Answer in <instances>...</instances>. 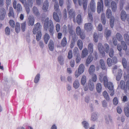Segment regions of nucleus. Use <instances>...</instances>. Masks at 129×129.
<instances>
[{
  "label": "nucleus",
  "instance_id": "6e6552de",
  "mask_svg": "<svg viewBox=\"0 0 129 129\" xmlns=\"http://www.w3.org/2000/svg\"><path fill=\"white\" fill-rule=\"evenodd\" d=\"M35 27L33 29V32L34 34H36L39 30H41L42 26L40 23H38L35 25Z\"/></svg>",
  "mask_w": 129,
  "mask_h": 129
},
{
  "label": "nucleus",
  "instance_id": "0e129e2a",
  "mask_svg": "<svg viewBox=\"0 0 129 129\" xmlns=\"http://www.w3.org/2000/svg\"><path fill=\"white\" fill-rule=\"evenodd\" d=\"M124 0H120V10H122L123 7V6L124 5Z\"/></svg>",
  "mask_w": 129,
  "mask_h": 129
},
{
  "label": "nucleus",
  "instance_id": "4c0bfd02",
  "mask_svg": "<svg viewBox=\"0 0 129 129\" xmlns=\"http://www.w3.org/2000/svg\"><path fill=\"white\" fill-rule=\"evenodd\" d=\"M14 15V13L13 9L12 7H10L9 9V12L8 14V16L9 17L13 16Z\"/></svg>",
  "mask_w": 129,
  "mask_h": 129
},
{
  "label": "nucleus",
  "instance_id": "423d86ee",
  "mask_svg": "<svg viewBox=\"0 0 129 129\" xmlns=\"http://www.w3.org/2000/svg\"><path fill=\"white\" fill-rule=\"evenodd\" d=\"M121 43L122 46L120 44H118L117 45V48L118 50L119 51H121L122 50V48L124 50H126L127 49V47L124 41H122Z\"/></svg>",
  "mask_w": 129,
  "mask_h": 129
},
{
  "label": "nucleus",
  "instance_id": "bb28decb",
  "mask_svg": "<svg viewBox=\"0 0 129 129\" xmlns=\"http://www.w3.org/2000/svg\"><path fill=\"white\" fill-rule=\"evenodd\" d=\"M57 13L54 12L53 14V17L54 19L56 22H59L60 21L59 17Z\"/></svg>",
  "mask_w": 129,
  "mask_h": 129
},
{
  "label": "nucleus",
  "instance_id": "8fccbe9b",
  "mask_svg": "<svg viewBox=\"0 0 129 129\" xmlns=\"http://www.w3.org/2000/svg\"><path fill=\"white\" fill-rule=\"evenodd\" d=\"M103 94L104 98L107 101H108L109 100V96L107 93L106 91H105L103 92Z\"/></svg>",
  "mask_w": 129,
  "mask_h": 129
},
{
  "label": "nucleus",
  "instance_id": "9d476101",
  "mask_svg": "<svg viewBox=\"0 0 129 129\" xmlns=\"http://www.w3.org/2000/svg\"><path fill=\"white\" fill-rule=\"evenodd\" d=\"M53 2H55L54 4V9L56 12L58 14H60V12L59 9V5L57 0H55L54 1H52Z\"/></svg>",
  "mask_w": 129,
  "mask_h": 129
},
{
  "label": "nucleus",
  "instance_id": "79ce46f5",
  "mask_svg": "<svg viewBox=\"0 0 129 129\" xmlns=\"http://www.w3.org/2000/svg\"><path fill=\"white\" fill-rule=\"evenodd\" d=\"M86 80V77L85 76L83 75L81 78V84L84 85H85Z\"/></svg>",
  "mask_w": 129,
  "mask_h": 129
},
{
  "label": "nucleus",
  "instance_id": "72a5a7b5",
  "mask_svg": "<svg viewBox=\"0 0 129 129\" xmlns=\"http://www.w3.org/2000/svg\"><path fill=\"white\" fill-rule=\"evenodd\" d=\"M76 21L77 23L79 24H80L82 21L81 16L80 14H79L77 16Z\"/></svg>",
  "mask_w": 129,
  "mask_h": 129
},
{
  "label": "nucleus",
  "instance_id": "4468645a",
  "mask_svg": "<svg viewBox=\"0 0 129 129\" xmlns=\"http://www.w3.org/2000/svg\"><path fill=\"white\" fill-rule=\"evenodd\" d=\"M127 105L124 108L125 114L127 117H129V103H127Z\"/></svg>",
  "mask_w": 129,
  "mask_h": 129
},
{
  "label": "nucleus",
  "instance_id": "6ab92c4d",
  "mask_svg": "<svg viewBox=\"0 0 129 129\" xmlns=\"http://www.w3.org/2000/svg\"><path fill=\"white\" fill-rule=\"evenodd\" d=\"M121 89L124 90H126V88L125 82L123 80L121 81L119 85Z\"/></svg>",
  "mask_w": 129,
  "mask_h": 129
},
{
  "label": "nucleus",
  "instance_id": "052dcab7",
  "mask_svg": "<svg viewBox=\"0 0 129 129\" xmlns=\"http://www.w3.org/2000/svg\"><path fill=\"white\" fill-rule=\"evenodd\" d=\"M79 51L77 47H75L73 50V53L75 55H77Z\"/></svg>",
  "mask_w": 129,
  "mask_h": 129
},
{
  "label": "nucleus",
  "instance_id": "2f4dec72",
  "mask_svg": "<svg viewBox=\"0 0 129 129\" xmlns=\"http://www.w3.org/2000/svg\"><path fill=\"white\" fill-rule=\"evenodd\" d=\"M79 81L77 80H76L73 84V87L76 89L78 88L79 87Z\"/></svg>",
  "mask_w": 129,
  "mask_h": 129
},
{
  "label": "nucleus",
  "instance_id": "9b49d317",
  "mask_svg": "<svg viewBox=\"0 0 129 129\" xmlns=\"http://www.w3.org/2000/svg\"><path fill=\"white\" fill-rule=\"evenodd\" d=\"M98 48L100 53L103 56L105 55L104 52V47L101 43H99L98 45Z\"/></svg>",
  "mask_w": 129,
  "mask_h": 129
},
{
  "label": "nucleus",
  "instance_id": "a878e982",
  "mask_svg": "<svg viewBox=\"0 0 129 129\" xmlns=\"http://www.w3.org/2000/svg\"><path fill=\"white\" fill-rule=\"evenodd\" d=\"M48 47L50 50L51 51H53L54 49V45L53 41L50 40V41Z\"/></svg>",
  "mask_w": 129,
  "mask_h": 129
},
{
  "label": "nucleus",
  "instance_id": "4d7b16f0",
  "mask_svg": "<svg viewBox=\"0 0 129 129\" xmlns=\"http://www.w3.org/2000/svg\"><path fill=\"white\" fill-rule=\"evenodd\" d=\"M68 29L69 30V32L70 35H73L74 33L73 30L72 29V27L70 25H68Z\"/></svg>",
  "mask_w": 129,
  "mask_h": 129
},
{
  "label": "nucleus",
  "instance_id": "338daca9",
  "mask_svg": "<svg viewBox=\"0 0 129 129\" xmlns=\"http://www.w3.org/2000/svg\"><path fill=\"white\" fill-rule=\"evenodd\" d=\"M104 48H106V49L105 50H104L105 51V52L107 53H108V50L109 48V45L107 44H105L104 45Z\"/></svg>",
  "mask_w": 129,
  "mask_h": 129
},
{
  "label": "nucleus",
  "instance_id": "a19ab883",
  "mask_svg": "<svg viewBox=\"0 0 129 129\" xmlns=\"http://www.w3.org/2000/svg\"><path fill=\"white\" fill-rule=\"evenodd\" d=\"M101 19L103 24L105 25V24L106 21L105 14L104 13H103L102 14Z\"/></svg>",
  "mask_w": 129,
  "mask_h": 129
},
{
  "label": "nucleus",
  "instance_id": "e433bc0d",
  "mask_svg": "<svg viewBox=\"0 0 129 129\" xmlns=\"http://www.w3.org/2000/svg\"><path fill=\"white\" fill-rule=\"evenodd\" d=\"M17 12L19 13L22 11V8L20 4H18L16 6V9Z\"/></svg>",
  "mask_w": 129,
  "mask_h": 129
},
{
  "label": "nucleus",
  "instance_id": "2eb2a0df",
  "mask_svg": "<svg viewBox=\"0 0 129 129\" xmlns=\"http://www.w3.org/2000/svg\"><path fill=\"white\" fill-rule=\"evenodd\" d=\"M81 124L83 127L85 129H88L89 128L90 124L88 121L84 120L82 122Z\"/></svg>",
  "mask_w": 129,
  "mask_h": 129
},
{
  "label": "nucleus",
  "instance_id": "c03bdc74",
  "mask_svg": "<svg viewBox=\"0 0 129 129\" xmlns=\"http://www.w3.org/2000/svg\"><path fill=\"white\" fill-rule=\"evenodd\" d=\"M116 37L118 41H121L122 40V37L120 33H117L116 35Z\"/></svg>",
  "mask_w": 129,
  "mask_h": 129
},
{
  "label": "nucleus",
  "instance_id": "393cba45",
  "mask_svg": "<svg viewBox=\"0 0 129 129\" xmlns=\"http://www.w3.org/2000/svg\"><path fill=\"white\" fill-rule=\"evenodd\" d=\"M67 41L66 38L64 37L62 39L61 42V46L64 47L66 46L67 44Z\"/></svg>",
  "mask_w": 129,
  "mask_h": 129
},
{
  "label": "nucleus",
  "instance_id": "a211bd4d",
  "mask_svg": "<svg viewBox=\"0 0 129 129\" xmlns=\"http://www.w3.org/2000/svg\"><path fill=\"white\" fill-rule=\"evenodd\" d=\"M88 85L89 90L90 91H92L94 87V85L93 82L91 80H89Z\"/></svg>",
  "mask_w": 129,
  "mask_h": 129
},
{
  "label": "nucleus",
  "instance_id": "aec40b11",
  "mask_svg": "<svg viewBox=\"0 0 129 129\" xmlns=\"http://www.w3.org/2000/svg\"><path fill=\"white\" fill-rule=\"evenodd\" d=\"M111 7L113 12H115L116 10V4L114 1H112L111 3Z\"/></svg>",
  "mask_w": 129,
  "mask_h": 129
},
{
  "label": "nucleus",
  "instance_id": "b1692460",
  "mask_svg": "<svg viewBox=\"0 0 129 129\" xmlns=\"http://www.w3.org/2000/svg\"><path fill=\"white\" fill-rule=\"evenodd\" d=\"M105 122L107 124H108L109 122H111L112 121V118L109 115L106 116H105Z\"/></svg>",
  "mask_w": 129,
  "mask_h": 129
},
{
  "label": "nucleus",
  "instance_id": "1a4fd4ad",
  "mask_svg": "<svg viewBox=\"0 0 129 129\" xmlns=\"http://www.w3.org/2000/svg\"><path fill=\"white\" fill-rule=\"evenodd\" d=\"M98 118V113L96 112H93L91 115L90 120L92 121H96Z\"/></svg>",
  "mask_w": 129,
  "mask_h": 129
},
{
  "label": "nucleus",
  "instance_id": "0eeeda50",
  "mask_svg": "<svg viewBox=\"0 0 129 129\" xmlns=\"http://www.w3.org/2000/svg\"><path fill=\"white\" fill-rule=\"evenodd\" d=\"M103 4L102 0H100V2H98L97 3V11L98 13H100L103 10Z\"/></svg>",
  "mask_w": 129,
  "mask_h": 129
},
{
  "label": "nucleus",
  "instance_id": "37998d69",
  "mask_svg": "<svg viewBox=\"0 0 129 129\" xmlns=\"http://www.w3.org/2000/svg\"><path fill=\"white\" fill-rule=\"evenodd\" d=\"M124 38L127 44L129 45V36L127 34H125L124 35Z\"/></svg>",
  "mask_w": 129,
  "mask_h": 129
},
{
  "label": "nucleus",
  "instance_id": "49530a36",
  "mask_svg": "<svg viewBox=\"0 0 129 129\" xmlns=\"http://www.w3.org/2000/svg\"><path fill=\"white\" fill-rule=\"evenodd\" d=\"M93 59V57L91 55H89L86 60V63L87 64H89L92 61Z\"/></svg>",
  "mask_w": 129,
  "mask_h": 129
},
{
  "label": "nucleus",
  "instance_id": "58836bf2",
  "mask_svg": "<svg viewBox=\"0 0 129 129\" xmlns=\"http://www.w3.org/2000/svg\"><path fill=\"white\" fill-rule=\"evenodd\" d=\"M96 89L98 92L100 93L101 90L102 85L100 83H98L96 85Z\"/></svg>",
  "mask_w": 129,
  "mask_h": 129
},
{
  "label": "nucleus",
  "instance_id": "ea45409f",
  "mask_svg": "<svg viewBox=\"0 0 129 129\" xmlns=\"http://www.w3.org/2000/svg\"><path fill=\"white\" fill-rule=\"evenodd\" d=\"M40 77V75L39 74H38L36 75L34 80V82L35 83H37L39 82Z\"/></svg>",
  "mask_w": 129,
  "mask_h": 129
},
{
  "label": "nucleus",
  "instance_id": "5fc2aeb1",
  "mask_svg": "<svg viewBox=\"0 0 129 129\" xmlns=\"http://www.w3.org/2000/svg\"><path fill=\"white\" fill-rule=\"evenodd\" d=\"M103 82H104V84L105 86H106L107 84L108 83V80L106 76H104L103 78Z\"/></svg>",
  "mask_w": 129,
  "mask_h": 129
},
{
  "label": "nucleus",
  "instance_id": "7c9ffc66",
  "mask_svg": "<svg viewBox=\"0 0 129 129\" xmlns=\"http://www.w3.org/2000/svg\"><path fill=\"white\" fill-rule=\"evenodd\" d=\"M93 44L91 43H90L88 45V50L89 53L90 54L93 52Z\"/></svg>",
  "mask_w": 129,
  "mask_h": 129
},
{
  "label": "nucleus",
  "instance_id": "69168bd1",
  "mask_svg": "<svg viewBox=\"0 0 129 129\" xmlns=\"http://www.w3.org/2000/svg\"><path fill=\"white\" fill-rule=\"evenodd\" d=\"M93 37L94 38V40L95 42H96L98 41V36L97 34L96 33H94Z\"/></svg>",
  "mask_w": 129,
  "mask_h": 129
},
{
  "label": "nucleus",
  "instance_id": "f03ea898",
  "mask_svg": "<svg viewBox=\"0 0 129 129\" xmlns=\"http://www.w3.org/2000/svg\"><path fill=\"white\" fill-rule=\"evenodd\" d=\"M106 15L107 17L108 18H111L110 20V25L111 27L112 28L114 26V17L113 16H112V12L111 10L108 9L106 10Z\"/></svg>",
  "mask_w": 129,
  "mask_h": 129
},
{
  "label": "nucleus",
  "instance_id": "f704fd0d",
  "mask_svg": "<svg viewBox=\"0 0 129 129\" xmlns=\"http://www.w3.org/2000/svg\"><path fill=\"white\" fill-rule=\"evenodd\" d=\"M58 61L61 65H62L64 63L63 57L62 56H59L58 57Z\"/></svg>",
  "mask_w": 129,
  "mask_h": 129
},
{
  "label": "nucleus",
  "instance_id": "f3484780",
  "mask_svg": "<svg viewBox=\"0 0 129 129\" xmlns=\"http://www.w3.org/2000/svg\"><path fill=\"white\" fill-rule=\"evenodd\" d=\"M121 18L123 21H125L127 17V15L125 11H122L120 14Z\"/></svg>",
  "mask_w": 129,
  "mask_h": 129
},
{
  "label": "nucleus",
  "instance_id": "13d9d810",
  "mask_svg": "<svg viewBox=\"0 0 129 129\" xmlns=\"http://www.w3.org/2000/svg\"><path fill=\"white\" fill-rule=\"evenodd\" d=\"M73 57L72 51L71 50H70L68 53V57L69 59H71Z\"/></svg>",
  "mask_w": 129,
  "mask_h": 129
},
{
  "label": "nucleus",
  "instance_id": "ddd939ff",
  "mask_svg": "<svg viewBox=\"0 0 129 129\" xmlns=\"http://www.w3.org/2000/svg\"><path fill=\"white\" fill-rule=\"evenodd\" d=\"M84 28L87 31H90L92 29V26L91 23H86L85 25Z\"/></svg>",
  "mask_w": 129,
  "mask_h": 129
},
{
  "label": "nucleus",
  "instance_id": "39448f33",
  "mask_svg": "<svg viewBox=\"0 0 129 129\" xmlns=\"http://www.w3.org/2000/svg\"><path fill=\"white\" fill-rule=\"evenodd\" d=\"M95 3L94 0H91L90 3V5L88 8V11L90 10V9L92 12H94L95 10Z\"/></svg>",
  "mask_w": 129,
  "mask_h": 129
},
{
  "label": "nucleus",
  "instance_id": "de8ad7c7",
  "mask_svg": "<svg viewBox=\"0 0 129 129\" xmlns=\"http://www.w3.org/2000/svg\"><path fill=\"white\" fill-rule=\"evenodd\" d=\"M122 62L123 67L124 68H126L127 67V62L126 59L124 58H122Z\"/></svg>",
  "mask_w": 129,
  "mask_h": 129
},
{
  "label": "nucleus",
  "instance_id": "7ed1b4c3",
  "mask_svg": "<svg viewBox=\"0 0 129 129\" xmlns=\"http://www.w3.org/2000/svg\"><path fill=\"white\" fill-rule=\"evenodd\" d=\"M79 5L81 6L82 5L84 12L86 11L87 6V0H77Z\"/></svg>",
  "mask_w": 129,
  "mask_h": 129
},
{
  "label": "nucleus",
  "instance_id": "c756f323",
  "mask_svg": "<svg viewBox=\"0 0 129 129\" xmlns=\"http://www.w3.org/2000/svg\"><path fill=\"white\" fill-rule=\"evenodd\" d=\"M5 34L6 36H9L11 34L10 28L8 26L6 27L5 29Z\"/></svg>",
  "mask_w": 129,
  "mask_h": 129
},
{
  "label": "nucleus",
  "instance_id": "864d4df0",
  "mask_svg": "<svg viewBox=\"0 0 129 129\" xmlns=\"http://www.w3.org/2000/svg\"><path fill=\"white\" fill-rule=\"evenodd\" d=\"M20 27L19 23H16L15 27V30L17 33H18L20 31Z\"/></svg>",
  "mask_w": 129,
  "mask_h": 129
},
{
  "label": "nucleus",
  "instance_id": "cd10ccee",
  "mask_svg": "<svg viewBox=\"0 0 129 129\" xmlns=\"http://www.w3.org/2000/svg\"><path fill=\"white\" fill-rule=\"evenodd\" d=\"M77 45L80 50H82V49L83 44L82 41L79 40L77 42Z\"/></svg>",
  "mask_w": 129,
  "mask_h": 129
},
{
  "label": "nucleus",
  "instance_id": "bf43d9fd",
  "mask_svg": "<svg viewBox=\"0 0 129 129\" xmlns=\"http://www.w3.org/2000/svg\"><path fill=\"white\" fill-rule=\"evenodd\" d=\"M28 5L27 4L24 5V7H25L26 11L28 14L29 13L30 11V9Z\"/></svg>",
  "mask_w": 129,
  "mask_h": 129
},
{
  "label": "nucleus",
  "instance_id": "680f3d73",
  "mask_svg": "<svg viewBox=\"0 0 129 129\" xmlns=\"http://www.w3.org/2000/svg\"><path fill=\"white\" fill-rule=\"evenodd\" d=\"M28 2V5L30 7H32L33 3L35 1V0H27Z\"/></svg>",
  "mask_w": 129,
  "mask_h": 129
},
{
  "label": "nucleus",
  "instance_id": "473e14b6",
  "mask_svg": "<svg viewBox=\"0 0 129 129\" xmlns=\"http://www.w3.org/2000/svg\"><path fill=\"white\" fill-rule=\"evenodd\" d=\"M37 33L36 36V39L37 41H38L41 39L42 36L41 31L39 30Z\"/></svg>",
  "mask_w": 129,
  "mask_h": 129
},
{
  "label": "nucleus",
  "instance_id": "a18cd8bd",
  "mask_svg": "<svg viewBox=\"0 0 129 129\" xmlns=\"http://www.w3.org/2000/svg\"><path fill=\"white\" fill-rule=\"evenodd\" d=\"M100 62L102 69L104 70H105L106 68V67L103 60L102 59L100 60Z\"/></svg>",
  "mask_w": 129,
  "mask_h": 129
},
{
  "label": "nucleus",
  "instance_id": "c9c22d12",
  "mask_svg": "<svg viewBox=\"0 0 129 129\" xmlns=\"http://www.w3.org/2000/svg\"><path fill=\"white\" fill-rule=\"evenodd\" d=\"M49 36L47 33H46L44 36V40L45 43L47 44L49 39Z\"/></svg>",
  "mask_w": 129,
  "mask_h": 129
},
{
  "label": "nucleus",
  "instance_id": "4be33fe9",
  "mask_svg": "<svg viewBox=\"0 0 129 129\" xmlns=\"http://www.w3.org/2000/svg\"><path fill=\"white\" fill-rule=\"evenodd\" d=\"M29 21L28 24L29 25L33 26L34 25V18L33 17H30L28 18Z\"/></svg>",
  "mask_w": 129,
  "mask_h": 129
},
{
  "label": "nucleus",
  "instance_id": "5701e85b",
  "mask_svg": "<svg viewBox=\"0 0 129 129\" xmlns=\"http://www.w3.org/2000/svg\"><path fill=\"white\" fill-rule=\"evenodd\" d=\"M88 54V51L86 48H84L82 51L81 54V57L82 58L85 57Z\"/></svg>",
  "mask_w": 129,
  "mask_h": 129
},
{
  "label": "nucleus",
  "instance_id": "412c9836",
  "mask_svg": "<svg viewBox=\"0 0 129 129\" xmlns=\"http://www.w3.org/2000/svg\"><path fill=\"white\" fill-rule=\"evenodd\" d=\"M84 67L83 64H80L79 66L78 71L80 74H81L84 72Z\"/></svg>",
  "mask_w": 129,
  "mask_h": 129
},
{
  "label": "nucleus",
  "instance_id": "3c124183",
  "mask_svg": "<svg viewBox=\"0 0 129 129\" xmlns=\"http://www.w3.org/2000/svg\"><path fill=\"white\" fill-rule=\"evenodd\" d=\"M71 3L72 1L71 0H67L66 1V4L67 5V9L68 10L71 7Z\"/></svg>",
  "mask_w": 129,
  "mask_h": 129
},
{
  "label": "nucleus",
  "instance_id": "f8f14e48",
  "mask_svg": "<svg viewBox=\"0 0 129 129\" xmlns=\"http://www.w3.org/2000/svg\"><path fill=\"white\" fill-rule=\"evenodd\" d=\"M49 6V3L47 0H46L43 3V9L45 12H46Z\"/></svg>",
  "mask_w": 129,
  "mask_h": 129
},
{
  "label": "nucleus",
  "instance_id": "dca6fc26",
  "mask_svg": "<svg viewBox=\"0 0 129 129\" xmlns=\"http://www.w3.org/2000/svg\"><path fill=\"white\" fill-rule=\"evenodd\" d=\"M69 17L73 18L74 20H75L76 13L74 10L72 9H70L69 11Z\"/></svg>",
  "mask_w": 129,
  "mask_h": 129
},
{
  "label": "nucleus",
  "instance_id": "f257e3e1",
  "mask_svg": "<svg viewBox=\"0 0 129 129\" xmlns=\"http://www.w3.org/2000/svg\"><path fill=\"white\" fill-rule=\"evenodd\" d=\"M44 27L45 30H47L48 29L50 35L53 36L54 33L53 30L54 26L53 21L51 20H49V18L47 17L45 20Z\"/></svg>",
  "mask_w": 129,
  "mask_h": 129
},
{
  "label": "nucleus",
  "instance_id": "774afa93",
  "mask_svg": "<svg viewBox=\"0 0 129 129\" xmlns=\"http://www.w3.org/2000/svg\"><path fill=\"white\" fill-rule=\"evenodd\" d=\"M80 36V38L82 39H84L85 38V34L84 32L82 31L80 33V34L79 35Z\"/></svg>",
  "mask_w": 129,
  "mask_h": 129
},
{
  "label": "nucleus",
  "instance_id": "c85d7f7f",
  "mask_svg": "<svg viewBox=\"0 0 129 129\" xmlns=\"http://www.w3.org/2000/svg\"><path fill=\"white\" fill-rule=\"evenodd\" d=\"M33 13L35 15L38 16L40 15V13L37 7H34L33 9Z\"/></svg>",
  "mask_w": 129,
  "mask_h": 129
},
{
  "label": "nucleus",
  "instance_id": "6e6d98bb",
  "mask_svg": "<svg viewBox=\"0 0 129 129\" xmlns=\"http://www.w3.org/2000/svg\"><path fill=\"white\" fill-rule=\"evenodd\" d=\"M107 63L109 67L112 66L113 64V62L112 59L110 58H108L107 60Z\"/></svg>",
  "mask_w": 129,
  "mask_h": 129
},
{
  "label": "nucleus",
  "instance_id": "e2e57ef3",
  "mask_svg": "<svg viewBox=\"0 0 129 129\" xmlns=\"http://www.w3.org/2000/svg\"><path fill=\"white\" fill-rule=\"evenodd\" d=\"M26 27V23L25 22L22 23L21 24V29L23 31H25Z\"/></svg>",
  "mask_w": 129,
  "mask_h": 129
},
{
  "label": "nucleus",
  "instance_id": "603ef678",
  "mask_svg": "<svg viewBox=\"0 0 129 129\" xmlns=\"http://www.w3.org/2000/svg\"><path fill=\"white\" fill-rule=\"evenodd\" d=\"M88 12V20L89 22H92L93 21V18L92 15V14L91 13H89V11Z\"/></svg>",
  "mask_w": 129,
  "mask_h": 129
},
{
  "label": "nucleus",
  "instance_id": "20e7f679",
  "mask_svg": "<svg viewBox=\"0 0 129 129\" xmlns=\"http://www.w3.org/2000/svg\"><path fill=\"white\" fill-rule=\"evenodd\" d=\"M105 87H107L110 90L109 92L110 93V95L113 96L114 94V91L113 90V85L112 83L110 82H109Z\"/></svg>",
  "mask_w": 129,
  "mask_h": 129
},
{
  "label": "nucleus",
  "instance_id": "09e8293b",
  "mask_svg": "<svg viewBox=\"0 0 129 129\" xmlns=\"http://www.w3.org/2000/svg\"><path fill=\"white\" fill-rule=\"evenodd\" d=\"M94 71V65H92L90 66L89 69V73L90 74H92Z\"/></svg>",
  "mask_w": 129,
  "mask_h": 129
}]
</instances>
